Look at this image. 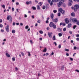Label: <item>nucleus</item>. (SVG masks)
Here are the masks:
<instances>
[{
  "instance_id": "obj_1",
  "label": "nucleus",
  "mask_w": 79,
  "mask_h": 79,
  "mask_svg": "<svg viewBox=\"0 0 79 79\" xmlns=\"http://www.w3.org/2000/svg\"><path fill=\"white\" fill-rule=\"evenodd\" d=\"M70 21H72L73 23H76L77 22V24L79 26V21H77V19H71Z\"/></svg>"
},
{
  "instance_id": "obj_2",
  "label": "nucleus",
  "mask_w": 79,
  "mask_h": 79,
  "mask_svg": "<svg viewBox=\"0 0 79 79\" xmlns=\"http://www.w3.org/2000/svg\"><path fill=\"white\" fill-rule=\"evenodd\" d=\"M64 0H61L60 2L58 3L57 4L58 7H60V6H61L63 5V3H64Z\"/></svg>"
},
{
  "instance_id": "obj_3",
  "label": "nucleus",
  "mask_w": 79,
  "mask_h": 79,
  "mask_svg": "<svg viewBox=\"0 0 79 79\" xmlns=\"http://www.w3.org/2000/svg\"><path fill=\"white\" fill-rule=\"evenodd\" d=\"M79 8V5L76 4L73 7L74 11H77V9H78Z\"/></svg>"
},
{
  "instance_id": "obj_4",
  "label": "nucleus",
  "mask_w": 79,
  "mask_h": 79,
  "mask_svg": "<svg viewBox=\"0 0 79 79\" xmlns=\"http://www.w3.org/2000/svg\"><path fill=\"white\" fill-rule=\"evenodd\" d=\"M12 18L11 17V15H8L7 17V20H8L10 22H11L12 21Z\"/></svg>"
},
{
  "instance_id": "obj_5",
  "label": "nucleus",
  "mask_w": 79,
  "mask_h": 79,
  "mask_svg": "<svg viewBox=\"0 0 79 79\" xmlns=\"http://www.w3.org/2000/svg\"><path fill=\"white\" fill-rule=\"evenodd\" d=\"M69 6H71L72 3H73V0H69Z\"/></svg>"
},
{
  "instance_id": "obj_6",
  "label": "nucleus",
  "mask_w": 79,
  "mask_h": 79,
  "mask_svg": "<svg viewBox=\"0 0 79 79\" xmlns=\"http://www.w3.org/2000/svg\"><path fill=\"white\" fill-rule=\"evenodd\" d=\"M6 30L7 31V32H9V25L8 24H7V26L6 27Z\"/></svg>"
},
{
  "instance_id": "obj_7",
  "label": "nucleus",
  "mask_w": 79,
  "mask_h": 79,
  "mask_svg": "<svg viewBox=\"0 0 79 79\" xmlns=\"http://www.w3.org/2000/svg\"><path fill=\"white\" fill-rule=\"evenodd\" d=\"M52 32H48V33L49 37L51 38L52 37Z\"/></svg>"
},
{
  "instance_id": "obj_8",
  "label": "nucleus",
  "mask_w": 79,
  "mask_h": 79,
  "mask_svg": "<svg viewBox=\"0 0 79 79\" xmlns=\"http://www.w3.org/2000/svg\"><path fill=\"white\" fill-rule=\"evenodd\" d=\"M55 24L53 23L52 22H50L49 26H50V27H53V26Z\"/></svg>"
},
{
  "instance_id": "obj_9",
  "label": "nucleus",
  "mask_w": 79,
  "mask_h": 79,
  "mask_svg": "<svg viewBox=\"0 0 79 79\" xmlns=\"http://www.w3.org/2000/svg\"><path fill=\"white\" fill-rule=\"evenodd\" d=\"M52 21L54 23H57V22H58V19L57 18H56L55 19H52Z\"/></svg>"
},
{
  "instance_id": "obj_10",
  "label": "nucleus",
  "mask_w": 79,
  "mask_h": 79,
  "mask_svg": "<svg viewBox=\"0 0 79 79\" xmlns=\"http://www.w3.org/2000/svg\"><path fill=\"white\" fill-rule=\"evenodd\" d=\"M65 23L67 24L69 23V20L68 19L66 18L65 19Z\"/></svg>"
},
{
  "instance_id": "obj_11",
  "label": "nucleus",
  "mask_w": 79,
  "mask_h": 79,
  "mask_svg": "<svg viewBox=\"0 0 79 79\" xmlns=\"http://www.w3.org/2000/svg\"><path fill=\"white\" fill-rule=\"evenodd\" d=\"M57 29L58 32H61L62 31V29L60 28H58Z\"/></svg>"
},
{
  "instance_id": "obj_12",
  "label": "nucleus",
  "mask_w": 79,
  "mask_h": 79,
  "mask_svg": "<svg viewBox=\"0 0 79 79\" xmlns=\"http://www.w3.org/2000/svg\"><path fill=\"white\" fill-rule=\"evenodd\" d=\"M48 2H49V3H50V5H51V6H52V5H53V2H51V3H50V1H51V0H48Z\"/></svg>"
},
{
  "instance_id": "obj_13",
  "label": "nucleus",
  "mask_w": 79,
  "mask_h": 79,
  "mask_svg": "<svg viewBox=\"0 0 79 79\" xmlns=\"http://www.w3.org/2000/svg\"><path fill=\"white\" fill-rule=\"evenodd\" d=\"M72 24L71 23H69L68 24V28H70Z\"/></svg>"
},
{
  "instance_id": "obj_14",
  "label": "nucleus",
  "mask_w": 79,
  "mask_h": 79,
  "mask_svg": "<svg viewBox=\"0 0 79 79\" xmlns=\"http://www.w3.org/2000/svg\"><path fill=\"white\" fill-rule=\"evenodd\" d=\"M53 17H54V15H53V14H52L51 15V18L53 19Z\"/></svg>"
},
{
  "instance_id": "obj_15",
  "label": "nucleus",
  "mask_w": 79,
  "mask_h": 79,
  "mask_svg": "<svg viewBox=\"0 0 79 79\" xmlns=\"http://www.w3.org/2000/svg\"><path fill=\"white\" fill-rule=\"evenodd\" d=\"M6 56H7V57H10V55L9 54H8V53L6 52Z\"/></svg>"
},
{
  "instance_id": "obj_16",
  "label": "nucleus",
  "mask_w": 79,
  "mask_h": 79,
  "mask_svg": "<svg viewBox=\"0 0 79 79\" xmlns=\"http://www.w3.org/2000/svg\"><path fill=\"white\" fill-rule=\"evenodd\" d=\"M63 15H64L65 14V11L63 10H62V11L60 12Z\"/></svg>"
},
{
  "instance_id": "obj_17",
  "label": "nucleus",
  "mask_w": 79,
  "mask_h": 79,
  "mask_svg": "<svg viewBox=\"0 0 79 79\" xmlns=\"http://www.w3.org/2000/svg\"><path fill=\"white\" fill-rule=\"evenodd\" d=\"M52 2H59V0H52Z\"/></svg>"
},
{
  "instance_id": "obj_18",
  "label": "nucleus",
  "mask_w": 79,
  "mask_h": 79,
  "mask_svg": "<svg viewBox=\"0 0 79 79\" xmlns=\"http://www.w3.org/2000/svg\"><path fill=\"white\" fill-rule=\"evenodd\" d=\"M72 16H75V13L74 12H73L71 14Z\"/></svg>"
},
{
  "instance_id": "obj_19",
  "label": "nucleus",
  "mask_w": 79,
  "mask_h": 79,
  "mask_svg": "<svg viewBox=\"0 0 79 79\" xmlns=\"http://www.w3.org/2000/svg\"><path fill=\"white\" fill-rule=\"evenodd\" d=\"M53 28L54 29L56 28V25L55 24H54V25H53Z\"/></svg>"
},
{
  "instance_id": "obj_20",
  "label": "nucleus",
  "mask_w": 79,
  "mask_h": 79,
  "mask_svg": "<svg viewBox=\"0 0 79 79\" xmlns=\"http://www.w3.org/2000/svg\"><path fill=\"white\" fill-rule=\"evenodd\" d=\"M63 10V9H62V8H59L58 9V11H60V12H61L62 10Z\"/></svg>"
},
{
  "instance_id": "obj_21",
  "label": "nucleus",
  "mask_w": 79,
  "mask_h": 79,
  "mask_svg": "<svg viewBox=\"0 0 79 79\" xmlns=\"http://www.w3.org/2000/svg\"><path fill=\"white\" fill-rule=\"evenodd\" d=\"M52 39L53 40H56V37H55V35H54L52 37Z\"/></svg>"
},
{
  "instance_id": "obj_22",
  "label": "nucleus",
  "mask_w": 79,
  "mask_h": 79,
  "mask_svg": "<svg viewBox=\"0 0 79 79\" xmlns=\"http://www.w3.org/2000/svg\"><path fill=\"white\" fill-rule=\"evenodd\" d=\"M58 35L59 37H61V36H62V35H63L61 34V33H59L58 34Z\"/></svg>"
},
{
  "instance_id": "obj_23",
  "label": "nucleus",
  "mask_w": 79,
  "mask_h": 79,
  "mask_svg": "<svg viewBox=\"0 0 79 79\" xmlns=\"http://www.w3.org/2000/svg\"><path fill=\"white\" fill-rule=\"evenodd\" d=\"M43 52H47V48H45Z\"/></svg>"
},
{
  "instance_id": "obj_24",
  "label": "nucleus",
  "mask_w": 79,
  "mask_h": 79,
  "mask_svg": "<svg viewBox=\"0 0 79 79\" xmlns=\"http://www.w3.org/2000/svg\"><path fill=\"white\" fill-rule=\"evenodd\" d=\"M64 65L62 66L61 68V70H64Z\"/></svg>"
},
{
  "instance_id": "obj_25",
  "label": "nucleus",
  "mask_w": 79,
  "mask_h": 79,
  "mask_svg": "<svg viewBox=\"0 0 79 79\" xmlns=\"http://www.w3.org/2000/svg\"><path fill=\"white\" fill-rule=\"evenodd\" d=\"M40 22H41L40 20H38L37 21V23H39V24L40 23Z\"/></svg>"
},
{
  "instance_id": "obj_26",
  "label": "nucleus",
  "mask_w": 79,
  "mask_h": 79,
  "mask_svg": "<svg viewBox=\"0 0 79 79\" xmlns=\"http://www.w3.org/2000/svg\"><path fill=\"white\" fill-rule=\"evenodd\" d=\"M1 6L3 8H4V9L5 8V5H2Z\"/></svg>"
},
{
  "instance_id": "obj_27",
  "label": "nucleus",
  "mask_w": 79,
  "mask_h": 79,
  "mask_svg": "<svg viewBox=\"0 0 79 79\" xmlns=\"http://www.w3.org/2000/svg\"><path fill=\"white\" fill-rule=\"evenodd\" d=\"M12 32L13 34H15V31L14 30H13Z\"/></svg>"
},
{
  "instance_id": "obj_28",
  "label": "nucleus",
  "mask_w": 79,
  "mask_h": 79,
  "mask_svg": "<svg viewBox=\"0 0 79 79\" xmlns=\"http://www.w3.org/2000/svg\"><path fill=\"white\" fill-rule=\"evenodd\" d=\"M37 6L38 10H40V7L39 6Z\"/></svg>"
},
{
  "instance_id": "obj_29",
  "label": "nucleus",
  "mask_w": 79,
  "mask_h": 79,
  "mask_svg": "<svg viewBox=\"0 0 79 79\" xmlns=\"http://www.w3.org/2000/svg\"><path fill=\"white\" fill-rule=\"evenodd\" d=\"M39 4L40 5V6H41V5H42V2H39Z\"/></svg>"
},
{
  "instance_id": "obj_30",
  "label": "nucleus",
  "mask_w": 79,
  "mask_h": 79,
  "mask_svg": "<svg viewBox=\"0 0 79 79\" xmlns=\"http://www.w3.org/2000/svg\"><path fill=\"white\" fill-rule=\"evenodd\" d=\"M28 28H29V26L28 25H27L25 27L26 29H27Z\"/></svg>"
},
{
  "instance_id": "obj_31",
  "label": "nucleus",
  "mask_w": 79,
  "mask_h": 79,
  "mask_svg": "<svg viewBox=\"0 0 79 79\" xmlns=\"http://www.w3.org/2000/svg\"><path fill=\"white\" fill-rule=\"evenodd\" d=\"M77 27V26L76 25H74L73 27V29H75L76 28V27Z\"/></svg>"
},
{
  "instance_id": "obj_32",
  "label": "nucleus",
  "mask_w": 79,
  "mask_h": 79,
  "mask_svg": "<svg viewBox=\"0 0 79 79\" xmlns=\"http://www.w3.org/2000/svg\"><path fill=\"white\" fill-rule=\"evenodd\" d=\"M32 8L34 10H36V8L35 7L33 6L32 7Z\"/></svg>"
},
{
  "instance_id": "obj_33",
  "label": "nucleus",
  "mask_w": 79,
  "mask_h": 79,
  "mask_svg": "<svg viewBox=\"0 0 79 79\" xmlns=\"http://www.w3.org/2000/svg\"><path fill=\"white\" fill-rule=\"evenodd\" d=\"M53 12L54 13H56L57 12V10H53Z\"/></svg>"
},
{
  "instance_id": "obj_34",
  "label": "nucleus",
  "mask_w": 79,
  "mask_h": 79,
  "mask_svg": "<svg viewBox=\"0 0 79 79\" xmlns=\"http://www.w3.org/2000/svg\"><path fill=\"white\" fill-rule=\"evenodd\" d=\"M27 52L28 53V56H31V53H30V52Z\"/></svg>"
},
{
  "instance_id": "obj_35",
  "label": "nucleus",
  "mask_w": 79,
  "mask_h": 79,
  "mask_svg": "<svg viewBox=\"0 0 79 79\" xmlns=\"http://www.w3.org/2000/svg\"><path fill=\"white\" fill-rule=\"evenodd\" d=\"M20 53L21 55H22V56H24V53L23 52H21Z\"/></svg>"
},
{
  "instance_id": "obj_36",
  "label": "nucleus",
  "mask_w": 79,
  "mask_h": 79,
  "mask_svg": "<svg viewBox=\"0 0 79 79\" xmlns=\"http://www.w3.org/2000/svg\"><path fill=\"white\" fill-rule=\"evenodd\" d=\"M66 27L64 28L63 29V31H66Z\"/></svg>"
},
{
  "instance_id": "obj_37",
  "label": "nucleus",
  "mask_w": 79,
  "mask_h": 79,
  "mask_svg": "<svg viewBox=\"0 0 79 79\" xmlns=\"http://www.w3.org/2000/svg\"><path fill=\"white\" fill-rule=\"evenodd\" d=\"M58 47L59 48H61V44L59 45Z\"/></svg>"
},
{
  "instance_id": "obj_38",
  "label": "nucleus",
  "mask_w": 79,
  "mask_h": 79,
  "mask_svg": "<svg viewBox=\"0 0 79 79\" xmlns=\"http://www.w3.org/2000/svg\"><path fill=\"white\" fill-rule=\"evenodd\" d=\"M39 32L40 33V34H43V31H39Z\"/></svg>"
},
{
  "instance_id": "obj_39",
  "label": "nucleus",
  "mask_w": 79,
  "mask_h": 79,
  "mask_svg": "<svg viewBox=\"0 0 79 79\" xmlns=\"http://www.w3.org/2000/svg\"><path fill=\"white\" fill-rule=\"evenodd\" d=\"M12 60L13 61H15V57L12 58Z\"/></svg>"
},
{
  "instance_id": "obj_40",
  "label": "nucleus",
  "mask_w": 79,
  "mask_h": 79,
  "mask_svg": "<svg viewBox=\"0 0 79 79\" xmlns=\"http://www.w3.org/2000/svg\"><path fill=\"white\" fill-rule=\"evenodd\" d=\"M65 51H66V52H69V50L68 49H65L64 50Z\"/></svg>"
},
{
  "instance_id": "obj_41",
  "label": "nucleus",
  "mask_w": 79,
  "mask_h": 79,
  "mask_svg": "<svg viewBox=\"0 0 79 79\" xmlns=\"http://www.w3.org/2000/svg\"><path fill=\"white\" fill-rule=\"evenodd\" d=\"M58 16H61V15H60V13H58Z\"/></svg>"
},
{
  "instance_id": "obj_42",
  "label": "nucleus",
  "mask_w": 79,
  "mask_h": 79,
  "mask_svg": "<svg viewBox=\"0 0 79 79\" xmlns=\"http://www.w3.org/2000/svg\"><path fill=\"white\" fill-rule=\"evenodd\" d=\"M69 58H70V60L71 61H73V58L71 57H70Z\"/></svg>"
},
{
  "instance_id": "obj_43",
  "label": "nucleus",
  "mask_w": 79,
  "mask_h": 79,
  "mask_svg": "<svg viewBox=\"0 0 79 79\" xmlns=\"http://www.w3.org/2000/svg\"><path fill=\"white\" fill-rule=\"evenodd\" d=\"M74 50H76V49H77V47L76 46H74Z\"/></svg>"
},
{
  "instance_id": "obj_44",
  "label": "nucleus",
  "mask_w": 79,
  "mask_h": 79,
  "mask_svg": "<svg viewBox=\"0 0 79 79\" xmlns=\"http://www.w3.org/2000/svg\"><path fill=\"white\" fill-rule=\"evenodd\" d=\"M43 10H45V6H44L43 7Z\"/></svg>"
},
{
  "instance_id": "obj_45",
  "label": "nucleus",
  "mask_w": 79,
  "mask_h": 79,
  "mask_svg": "<svg viewBox=\"0 0 79 79\" xmlns=\"http://www.w3.org/2000/svg\"><path fill=\"white\" fill-rule=\"evenodd\" d=\"M0 27H3V25H2V24H0Z\"/></svg>"
},
{
  "instance_id": "obj_46",
  "label": "nucleus",
  "mask_w": 79,
  "mask_h": 79,
  "mask_svg": "<svg viewBox=\"0 0 79 79\" xmlns=\"http://www.w3.org/2000/svg\"><path fill=\"white\" fill-rule=\"evenodd\" d=\"M75 2H79V0H73Z\"/></svg>"
},
{
  "instance_id": "obj_47",
  "label": "nucleus",
  "mask_w": 79,
  "mask_h": 79,
  "mask_svg": "<svg viewBox=\"0 0 79 79\" xmlns=\"http://www.w3.org/2000/svg\"><path fill=\"white\" fill-rule=\"evenodd\" d=\"M76 40L77 41H79V38H76Z\"/></svg>"
},
{
  "instance_id": "obj_48",
  "label": "nucleus",
  "mask_w": 79,
  "mask_h": 79,
  "mask_svg": "<svg viewBox=\"0 0 79 79\" xmlns=\"http://www.w3.org/2000/svg\"><path fill=\"white\" fill-rule=\"evenodd\" d=\"M76 37H79V34H77L76 35Z\"/></svg>"
},
{
  "instance_id": "obj_49",
  "label": "nucleus",
  "mask_w": 79,
  "mask_h": 79,
  "mask_svg": "<svg viewBox=\"0 0 79 79\" xmlns=\"http://www.w3.org/2000/svg\"><path fill=\"white\" fill-rule=\"evenodd\" d=\"M24 17H25V18H27V15H26V14H25L24 15Z\"/></svg>"
},
{
  "instance_id": "obj_50",
  "label": "nucleus",
  "mask_w": 79,
  "mask_h": 79,
  "mask_svg": "<svg viewBox=\"0 0 79 79\" xmlns=\"http://www.w3.org/2000/svg\"><path fill=\"white\" fill-rule=\"evenodd\" d=\"M75 71H77V73H79V70L77 69L75 70Z\"/></svg>"
},
{
  "instance_id": "obj_51",
  "label": "nucleus",
  "mask_w": 79,
  "mask_h": 79,
  "mask_svg": "<svg viewBox=\"0 0 79 79\" xmlns=\"http://www.w3.org/2000/svg\"><path fill=\"white\" fill-rule=\"evenodd\" d=\"M54 44H55V46H56L57 45V44H56V42H54Z\"/></svg>"
},
{
  "instance_id": "obj_52",
  "label": "nucleus",
  "mask_w": 79,
  "mask_h": 79,
  "mask_svg": "<svg viewBox=\"0 0 79 79\" xmlns=\"http://www.w3.org/2000/svg\"><path fill=\"white\" fill-rule=\"evenodd\" d=\"M16 4L17 5H19V2H16Z\"/></svg>"
},
{
  "instance_id": "obj_53",
  "label": "nucleus",
  "mask_w": 79,
  "mask_h": 79,
  "mask_svg": "<svg viewBox=\"0 0 79 79\" xmlns=\"http://www.w3.org/2000/svg\"><path fill=\"white\" fill-rule=\"evenodd\" d=\"M12 11H15V9L13 7L12 8Z\"/></svg>"
},
{
  "instance_id": "obj_54",
  "label": "nucleus",
  "mask_w": 79,
  "mask_h": 79,
  "mask_svg": "<svg viewBox=\"0 0 79 79\" xmlns=\"http://www.w3.org/2000/svg\"><path fill=\"white\" fill-rule=\"evenodd\" d=\"M26 3H27V5H29V2H26Z\"/></svg>"
},
{
  "instance_id": "obj_55",
  "label": "nucleus",
  "mask_w": 79,
  "mask_h": 79,
  "mask_svg": "<svg viewBox=\"0 0 79 79\" xmlns=\"http://www.w3.org/2000/svg\"><path fill=\"white\" fill-rule=\"evenodd\" d=\"M62 24L63 25V26H65L66 25V23H62Z\"/></svg>"
},
{
  "instance_id": "obj_56",
  "label": "nucleus",
  "mask_w": 79,
  "mask_h": 79,
  "mask_svg": "<svg viewBox=\"0 0 79 79\" xmlns=\"http://www.w3.org/2000/svg\"><path fill=\"white\" fill-rule=\"evenodd\" d=\"M66 55L67 56H69V54L68 53H66Z\"/></svg>"
},
{
  "instance_id": "obj_57",
  "label": "nucleus",
  "mask_w": 79,
  "mask_h": 79,
  "mask_svg": "<svg viewBox=\"0 0 79 79\" xmlns=\"http://www.w3.org/2000/svg\"><path fill=\"white\" fill-rule=\"evenodd\" d=\"M13 26H15V22L13 23Z\"/></svg>"
},
{
  "instance_id": "obj_58",
  "label": "nucleus",
  "mask_w": 79,
  "mask_h": 79,
  "mask_svg": "<svg viewBox=\"0 0 79 79\" xmlns=\"http://www.w3.org/2000/svg\"><path fill=\"white\" fill-rule=\"evenodd\" d=\"M1 32H4V30H3L2 29L1 30Z\"/></svg>"
},
{
  "instance_id": "obj_59",
  "label": "nucleus",
  "mask_w": 79,
  "mask_h": 79,
  "mask_svg": "<svg viewBox=\"0 0 79 79\" xmlns=\"http://www.w3.org/2000/svg\"><path fill=\"white\" fill-rule=\"evenodd\" d=\"M69 33H70V34H72V31H69Z\"/></svg>"
},
{
  "instance_id": "obj_60",
  "label": "nucleus",
  "mask_w": 79,
  "mask_h": 79,
  "mask_svg": "<svg viewBox=\"0 0 79 79\" xmlns=\"http://www.w3.org/2000/svg\"><path fill=\"white\" fill-rule=\"evenodd\" d=\"M63 6L64 7H65L66 6V5L65 4H64V5H63Z\"/></svg>"
},
{
  "instance_id": "obj_61",
  "label": "nucleus",
  "mask_w": 79,
  "mask_h": 79,
  "mask_svg": "<svg viewBox=\"0 0 79 79\" xmlns=\"http://www.w3.org/2000/svg\"><path fill=\"white\" fill-rule=\"evenodd\" d=\"M35 3H38V1H37V0H35Z\"/></svg>"
},
{
  "instance_id": "obj_62",
  "label": "nucleus",
  "mask_w": 79,
  "mask_h": 79,
  "mask_svg": "<svg viewBox=\"0 0 79 79\" xmlns=\"http://www.w3.org/2000/svg\"><path fill=\"white\" fill-rule=\"evenodd\" d=\"M30 43L31 44H33V43L32 42V40H30Z\"/></svg>"
},
{
  "instance_id": "obj_63",
  "label": "nucleus",
  "mask_w": 79,
  "mask_h": 79,
  "mask_svg": "<svg viewBox=\"0 0 79 79\" xmlns=\"http://www.w3.org/2000/svg\"><path fill=\"white\" fill-rule=\"evenodd\" d=\"M0 23H2V19H0Z\"/></svg>"
},
{
  "instance_id": "obj_64",
  "label": "nucleus",
  "mask_w": 79,
  "mask_h": 79,
  "mask_svg": "<svg viewBox=\"0 0 79 79\" xmlns=\"http://www.w3.org/2000/svg\"><path fill=\"white\" fill-rule=\"evenodd\" d=\"M46 23H48V21L47 20L46 21Z\"/></svg>"
}]
</instances>
